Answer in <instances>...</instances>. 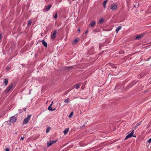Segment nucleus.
Masks as SVG:
<instances>
[{"mask_svg": "<svg viewBox=\"0 0 151 151\" xmlns=\"http://www.w3.org/2000/svg\"><path fill=\"white\" fill-rule=\"evenodd\" d=\"M53 104V101H52V102H51V104H52H52Z\"/></svg>", "mask_w": 151, "mask_h": 151, "instance_id": "obj_36", "label": "nucleus"}, {"mask_svg": "<svg viewBox=\"0 0 151 151\" xmlns=\"http://www.w3.org/2000/svg\"><path fill=\"white\" fill-rule=\"evenodd\" d=\"M13 86V84L12 83L10 85L8 86L5 89L4 91L6 93H8L12 88Z\"/></svg>", "mask_w": 151, "mask_h": 151, "instance_id": "obj_2", "label": "nucleus"}, {"mask_svg": "<svg viewBox=\"0 0 151 151\" xmlns=\"http://www.w3.org/2000/svg\"><path fill=\"white\" fill-rule=\"evenodd\" d=\"M78 41H79L78 40V39H76L74 40L73 41V43L74 44H75L76 42H78Z\"/></svg>", "mask_w": 151, "mask_h": 151, "instance_id": "obj_19", "label": "nucleus"}, {"mask_svg": "<svg viewBox=\"0 0 151 151\" xmlns=\"http://www.w3.org/2000/svg\"><path fill=\"white\" fill-rule=\"evenodd\" d=\"M48 110L49 111H54L55 110V108L54 109H52V104H50V106L48 107Z\"/></svg>", "mask_w": 151, "mask_h": 151, "instance_id": "obj_13", "label": "nucleus"}, {"mask_svg": "<svg viewBox=\"0 0 151 151\" xmlns=\"http://www.w3.org/2000/svg\"><path fill=\"white\" fill-rule=\"evenodd\" d=\"M17 120V118L14 116H12L10 120V123H14Z\"/></svg>", "mask_w": 151, "mask_h": 151, "instance_id": "obj_6", "label": "nucleus"}, {"mask_svg": "<svg viewBox=\"0 0 151 151\" xmlns=\"http://www.w3.org/2000/svg\"><path fill=\"white\" fill-rule=\"evenodd\" d=\"M52 6V5L51 4L47 6H45V8L44 9V11H47L48 10L50 9Z\"/></svg>", "mask_w": 151, "mask_h": 151, "instance_id": "obj_10", "label": "nucleus"}, {"mask_svg": "<svg viewBox=\"0 0 151 151\" xmlns=\"http://www.w3.org/2000/svg\"><path fill=\"white\" fill-rule=\"evenodd\" d=\"M9 67H7L6 68V70H9Z\"/></svg>", "mask_w": 151, "mask_h": 151, "instance_id": "obj_31", "label": "nucleus"}, {"mask_svg": "<svg viewBox=\"0 0 151 151\" xmlns=\"http://www.w3.org/2000/svg\"><path fill=\"white\" fill-rule=\"evenodd\" d=\"M5 151H9V149L8 148H6Z\"/></svg>", "mask_w": 151, "mask_h": 151, "instance_id": "obj_29", "label": "nucleus"}, {"mask_svg": "<svg viewBox=\"0 0 151 151\" xmlns=\"http://www.w3.org/2000/svg\"><path fill=\"white\" fill-rule=\"evenodd\" d=\"M141 122L140 123H139L136 124V127L138 126L140 124Z\"/></svg>", "mask_w": 151, "mask_h": 151, "instance_id": "obj_27", "label": "nucleus"}, {"mask_svg": "<svg viewBox=\"0 0 151 151\" xmlns=\"http://www.w3.org/2000/svg\"><path fill=\"white\" fill-rule=\"evenodd\" d=\"M50 128L49 127H47L46 130V132L47 133H48L50 131Z\"/></svg>", "mask_w": 151, "mask_h": 151, "instance_id": "obj_21", "label": "nucleus"}, {"mask_svg": "<svg viewBox=\"0 0 151 151\" xmlns=\"http://www.w3.org/2000/svg\"><path fill=\"white\" fill-rule=\"evenodd\" d=\"M107 0H106V1H105L103 3V6H104V7L105 8L106 7V4L107 3Z\"/></svg>", "mask_w": 151, "mask_h": 151, "instance_id": "obj_17", "label": "nucleus"}, {"mask_svg": "<svg viewBox=\"0 0 151 151\" xmlns=\"http://www.w3.org/2000/svg\"><path fill=\"white\" fill-rule=\"evenodd\" d=\"M32 21H31V20H29V21H28V26H29L31 25V23H32Z\"/></svg>", "mask_w": 151, "mask_h": 151, "instance_id": "obj_22", "label": "nucleus"}, {"mask_svg": "<svg viewBox=\"0 0 151 151\" xmlns=\"http://www.w3.org/2000/svg\"><path fill=\"white\" fill-rule=\"evenodd\" d=\"M24 139V137H21V139L22 140H23V139Z\"/></svg>", "mask_w": 151, "mask_h": 151, "instance_id": "obj_30", "label": "nucleus"}, {"mask_svg": "<svg viewBox=\"0 0 151 151\" xmlns=\"http://www.w3.org/2000/svg\"><path fill=\"white\" fill-rule=\"evenodd\" d=\"M24 111H25L26 108H24Z\"/></svg>", "mask_w": 151, "mask_h": 151, "instance_id": "obj_35", "label": "nucleus"}, {"mask_svg": "<svg viewBox=\"0 0 151 151\" xmlns=\"http://www.w3.org/2000/svg\"><path fill=\"white\" fill-rule=\"evenodd\" d=\"M57 31L55 30L53 32L52 34H51V37L52 40H54L56 37Z\"/></svg>", "mask_w": 151, "mask_h": 151, "instance_id": "obj_5", "label": "nucleus"}, {"mask_svg": "<svg viewBox=\"0 0 151 151\" xmlns=\"http://www.w3.org/2000/svg\"><path fill=\"white\" fill-rule=\"evenodd\" d=\"M151 58V56L148 59H147V60H150V58Z\"/></svg>", "mask_w": 151, "mask_h": 151, "instance_id": "obj_32", "label": "nucleus"}, {"mask_svg": "<svg viewBox=\"0 0 151 151\" xmlns=\"http://www.w3.org/2000/svg\"><path fill=\"white\" fill-rule=\"evenodd\" d=\"M73 112H72L70 114H69V118H71L72 116L73 115Z\"/></svg>", "mask_w": 151, "mask_h": 151, "instance_id": "obj_24", "label": "nucleus"}, {"mask_svg": "<svg viewBox=\"0 0 151 151\" xmlns=\"http://www.w3.org/2000/svg\"><path fill=\"white\" fill-rule=\"evenodd\" d=\"M57 16H58L57 13V12H56L55 14V15L54 16V18L55 19H56L57 17Z\"/></svg>", "mask_w": 151, "mask_h": 151, "instance_id": "obj_26", "label": "nucleus"}, {"mask_svg": "<svg viewBox=\"0 0 151 151\" xmlns=\"http://www.w3.org/2000/svg\"><path fill=\"white\" fill-rule=\"evenodd\" d=\"M74 66L66 67L64 68V69L65 70H68L69 69H70L72 68H74Z\"/></svg>", "mask_w": 151, "mask_h": 151, "instance_id": "obj_11", "label": "nucleus"}, {"mask_svg": "<svg viewBox=\"0 0 151 151\" xmlns=\"http://www.w3.org/2000/svg\"><path fill=\"white\" fill-rule=\"evenodd\" d=\"M57 140H54V141H50L47 144V146L48 147H49L50 145H51L53 143L56 142H57Z\"/></svg>", "mask_w": 151, "mask_h": 151, "instance_id": "obj_8", "label": "nucleus"}, {"mask_svg": "<svg viewBox=\"0 0 151 151\" xmlns=\"http://www.w3.org/2000/svg\"><path fill=\"white\" fill-rule=\"evenodd\" d=\"M42 43L43 45L46 47H47V42L45 41L44 40H43L42 41Z\"/></svg>", "mask_w": 151, "mask_h": 151, "instance_id": "obj_15", "label": "nucleus"}, {"mask_svg": "<svg viewBox=\"0 0 151 151\" xmlns=\"http://www.w3.org/2000/svg\"><path fill=\"white\" fill-rule=\"evenodd\" d=\"M31 115H28L27 117L25 118L23 121V125L26 124L29 122V120L31 118Z\"/></svg>", "mask_w": 151, "mask_h": 151, "instance_id": "obj_1", "label": "nucleus"}, {"mask_svg": "<svg viewBox=\"0 0 151 151\" xmlns=\"http://www.w3.org/2000/svg\"><path fill=\"white\" fill-rule=\"evenodd\" d=\"M80 29L79 28L78 29V31L79 32H80Z\"/></svg>", "mask_w": 151, "mask_h": 151, "instance_id": "obj_34", "label": "nucleus"}, {"mask_svg": "<svg viewBox=\"0 0 151 151\" xmlns=\"http://www.w3.org/2000/svg\"><path fill=\"white\" fill-rule=\"evenodd\" d=\"M69 99V98H68L67 99H66L64 101V102H65V103H69L70 102H69V101L68 100V99Z\"/></svg>", "mask_w": 151, "mask_h": 151, "instance_id": "obj_23", "label": "nucleus"}, {"mask_svg": "<svg viewBox=\"0 0 151 151\" xmlns=\"http://www.w3.org/2000/svg\"><path fill=\"white\" fill-rule=\"evenodd\" d=\"M110 65L112 67V68H116V66H113V65L112 64V63H110Z\"/></svg>", "mask_w": 151, "mask_h": 151, "instance_id": "obj_25", "label": "nucleus"}, {"mask_svg": "<svg viewBox=\"0 0 151 151\" xmlns=\"http://www.w3.org/2000/svg\"><path fill=\"white\" fill-rule=\"evenodd\" d=\"M3 84H4V86H6L8 84V80L6 79H4Z\"/></svg>", "mask_w": 151, "mask_h": 151, "instance_id": "obj_12", "label": "nucleus"}, {"mask_svg": "<svg viewBox=\"0 0 151 151\" xmlns=\"http://www.w3.org/2000/svg\"><path fill=\"white\" fill-rule=\"evenodd\" d=\"M117 6L116 4L115 3H114L111 5L110 8L111 10H114L116 9L117 8Z\"/></svg>", "mask_w": 151, "mask_h": 151, "instance_id": "obj_7", "label": "nucleus"}, {"mask_svg": "<svg viewBox=\"0 0 151 151\" xmlns=\"http://www.w3.org/2000/svg\"><path fill=\"white\" fill-rule=\"evenodd\" d=\"M96 24V22L94 21H93L90 22L89 25L90 26L91 28H93Z\"/></svg>", "mask_w": 151, "mask_h": 151, "instance_id": "obj_9", "label": "nucleus"}, {"mask_svg": "<svg viewBox=\"0 0 151 151\" xmlns=\"http://www.w3.org/2000/svg\"><path fill=\"white\" fill-rule=\"evenodd\" d=\"M80 86V85H79V84H76L75 85V87L76 88V89H78L79 88Z\"/></svg>", "mask_w": 151, "mask_h": 151, "instance_id": "obj_20", "label": "nucleus"}, {"mask_svg": "<svg viewBox=\"0 0 151 151\" xmlns=\"http://www.w3.org/2000/svg\"><path fill=\"white\" fill-rule=\"evenodd\" d=\"M122 26H119L116 29V31L117 33L122 28Z\"/></svg>", "mask_w": 151, "mask_h": 151, "instance_id": "obj_16", "label": "nucleus"}, {"mask_svg": "<svg viewBox=\"0 0 151 151\" xmlns=\"http://www.w3.org/2000/svg\"><path fill=\"white\" fill-rule=\"evenodd\" d=\"M134 133V130H133L130 133L128 134L126 137L125 139H127L128 138H131L132 137H136L135 136L133 135Z\"/></svg>", "mask_w": 151, "mask_h": 151, "instance_id": "obj_4", "label": "nucleus"}, {"mask_svg": "<svg viewBox=\"0 0 151 151\" xmlns=\"http://www.w3.org/2000/svg\"><path fill=\"white\" fill-rule=\"evenodd\" d=\"M69 130V128H67L65 129L63 131V132L64 133V135H66L67 133L68 132Z\"/></svg>", "mask_w": 151, "mask_h": 151, "instance_id": "obj_14", "label": "nucleus"}, {"mask_svg": "<svg viewBox=\"0 0 151 151\" xmlns=\"http://www.w3.org/2000/svg\"><path fill=\"white\" fill-rule=\"evenodd\" d=\"M88 30H86V31L85 33L86 34V33H88Z\"/></svg>", "mask_w": 151, "mask_h": 151, "instance_id": "obj_33", "label": "nucleus"}, {"mask_svg": "<svg viewBox=\"0 0 151 151\" xmlns=\"http://www.w3.org/2000/svg\"><path fill=\"white\" fill-rule=\"evenodd\" d=\"M104 19H103L102 18L99 21L98 23H102L104 21Z\"/></svg>", "mask_w": 151, "mask_h": 151, "instance_id": "obj_18", "label": "nucleus"}, {"mask_svg": "<svg viewBox=\"0 0 151 151\" xmlns=\"http://www.w3.org/2000/svg\"><path fill=\"white\" fill-rule=\"evenodd\" d=\"M145 33H142L136 36L135 37V39L136 40H139L140 39L142 38L145 35Z\"/></svg>", "mask_w": 151, "mask_h": 151, "instance_id": "obj_3", "label": "nucleus"}, {"mask_svg": "<svg viewBox=\"0 0 151 151\" xmlns=\"http://www.w3.org/2000/svg\"><path fill=\"white\" fill-rule=\"evenodd\" d=\"M149 143H150L151 142V138L148 141Z\"/></svg>", "mask_w": 151, "mask_h": 151, "instance_id": "obj_28", "label": "nucleus"}]
</instances>
